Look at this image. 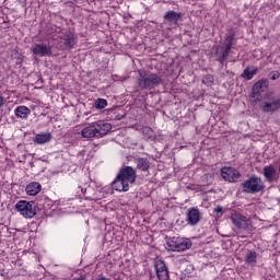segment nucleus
I'll return each instance as SVG.
<instances>
[{"instance_id":"1","label":"nucleus","mask_w":280,"mask_h":280,"mask_svg":"<svg viewBox=\"0 0 280 280\" xmlns=\"http://www.w3.org/2000/svg\"><path fill=\"white\" fill-rule=\"evenodd\" d=\"M113 130V125L104 120H97L83 128L81 135L83 139H100L106 137Z\"/></svg>"},{"instance_id":"2","label":"nucleus","mask_w":280,"mask_h":280,"mask_svg":"<svg viewBox=\"0 0 280 280\" xmlns=\"http://www.w3.org/2000/svg\"><path fill=\"white\" fill-rule=\"evenodd\" d=\"M163 82L161 75L155 73H147L145 71H139L138 86L139 89H154Z\"/></svg>"},{"instance_id":"3","label":"nucleus","mask_w":280,"mask_h":280,"mask_svg":"<svg viewBox=\"0 0 280 280\" xmlns=\"http://www.w3.org/2000/svg\"><path fill=\"white\" fill-rule=\"evenodd\" d=\"M166 245L168 246V250H173L174 253H183L191 248V240L173 236L167 238Z\"/></svg>"},{"instance_id":"4","label":"nucleus","mask_w":280,"mask_h":280,"mask_svg":"<svg viewBox=\"0 0 280 280\" xmlns=\"http://www.w3.org/2000/svg\"><path fill=\"white\" fill-rule=\"evenodd\" d=\"M262 113H277L280 110V96L275 93H267L261 105Z\"/></svg>"},{"instance_id":"5","label":"nucleus","mask_w":280,"mask_h":280,"mask_svg":"<svg viewBox=\"0 0 280 280\" xmlns=\"http://www.w3.org/2000/svg\"><path fill=\"white\" fill-rule=\"evenodd\" d=\"M264 190V180L261 177L252 176L243 183V191L246 194H259Z\"/></svg>"},{"instance_id":"6","label":"nucleus","mask_w":280,"mask_h":280,"mask_svg":"<svg viewBox=\"0 0 280 280\" xmlns=\"http://www.w3.org/2000/svg\"><path fill=\"white\" fill-rule=\"evenodd\" d=\"M15 209L21 213V215H23V218L32 219L36 215L34 201L21 200L15 205Z\"/></svg>"},{"instance_id":"7","label":"nucleus","mask_w":280,"mask_h":280,"mask_svg":"<svg viewBox=\"0 0 280 280\" xmlns=\"http://www.w3.org/2000/svg\"><path fill=\"white\" fill-rule=\"evenodd\" d=\"M118 176L121 177L129 185H135L137 180V172L135 171V168H132V166L122 167L119 171Z\"/></svg>"},{"instance_id":"8","label":"nucleus","mask_w":280,"mask_h":280,"mask_svg":"<svg viewBox=\"0 0 280 280\" xmlns=\"http://www.w3.org/2000/svg\"><path fill=\"white\" fill-rule=\"evenodd\" d=\"M231 221L236 226V229H241L242 231H247V229H250V220L242 214H232Z\"/></svg>"},{"instance_id":"9","label":"nucleus","mask_w":280,"mask_h":280,"mask_svg":"<svg viewBox=\"0 0 280 280\" xmlns=\"http://www.w3.org/2000/svg\"><path fill=\"white\" fill-rule=\"evenodd\" d=\"M261 174L267 183H277L279 180V173L272 164L265 166Z\"/></svg>"},{"instance_id":"10","label":"nucleus","mask_w":280,"mask_h":280,"mask_svg":"<svg viewBox=\"0 0 280 280\" xmlns=\"http://www.w3.org/2000/svg\"><path fill=\"white\" fill-rule=\"evenodd\" d=\"M221 176L224 180H228V183H237L240 171L233 167H223L221 170Z\"/></svg>"},{"instance_id":"11","label":"nucleus","mask_w":280,"mask_h":280,"mask_svg":"<svg viewBox=\"0 0 280 280\" xmlns=\"http://www.w3.org/2000/svg\"><path fill=\"white\" fill-rule=\"evenodd\" d=\"M31 50L34 56H38L39 58H45V56H51V47L45 44H35L32 46Z\"/></svg>"},{"instance_id":"12","label":"nucleus","mask_w":280,"mask_h":280,"mask_svg":"<svg viewBox=\"0 0 280 280\" xmlns=\"http://www.w3.org/2000/svg\"><path fill=\"white\" fill-rule=\"evenodd\" d=\"M186 222H188L190 226H196V224L200 222V210H198V208H189L186 211Z\"/></svg>"},{"instance_id":"13","label":"nucleus","mask_w":280,"mask_h":280,"mask_svg":"<svg viewBox=\"0 0 280 280\" xmlns=\"http://www.w3.org/2000/svg\"><path fill=\"white\" fill-rule=\"evenodd\" d=\"M155 271L159 280H170V272L167 271V266H165V261H155Z\"/></svg>"},{"instance_id":"14","label":"nucleus","mask_w":280,"mask_h":280,"mask_svg":"<svg viewBox=\"0 0 280 280\" xmlns=\"http://www.w3.org/2000/svg\"><path fill=\"white\" fill-rule=\"evenodd\" d=\"M229 54H231V48H228V46H217L215 57L221 65H224V61L229 58Z\"/></svg>"},{"instance_id":"15","label":"nucleus","mask_w":280,"mask_h":280,"mask_svg":"<svg viewBox=\"0 0 280 280\" xmlns=\"http://www.w3.org/2000/svg\"><path fill=\"white\" fill-rule=\"evenodd\" d=\"M182 16L183 14L176 11H167L164 14V21L165 23H168V25H178V21H180Z\"/></svg>"},{"instance_id":"16","label":"nucleus","mask_w":280,"mask_h":280,"mask_svg":"<svg viewBox=\"0 0 280 280\" xmlns=\"http://www.w3.org/2000/svg\"><path fill=\"white\" fill-rule=\"evenodd\" d=\"M112 188L115 191H128L130 189V184H127L119 175L116 176L115 180L112 183Z\"/></svg>"},{"instance_id":"17","label":"nucleus","mask_w":280,"mask_h":280,"mask_svg":"<svg viewBox=\"0 0 280 280\" xmlns=\"http://www.w3.org/2000/svg\"><path fill=\"white\" fill-rule=\"evenodd\" d=\"M14 115L18 119H27L32 115V109L25 105H21L14 109Z\"/></svg>"},{"instance_id":"18","label":"nucleus","mask_w":280,"mask_h":280,"mask_svg":"<svg viewBox=\"0 0 280 280\" xmlns=\"http://www.w3.org/2000/svg\"><path fill=\"white\" fill-rule=\"evenodd\" d=\"M34 143L37 145H45V143H49L51 141V133L49 132H40L35 136L33 139Z\"/></svg>"},{"instance_id":"19","label":"nucleus","mask_w":280,"mask_h":280,"mask_svg":"<svg viewBox=\"0 0 280 280\" xmlns=\"http://www.w3.org/2000/svg\"><path fill=\"white\" fill-rule=\"evenodd\" d=\"M268 89V81L266 80H260L256 82L253 86V93L254 95H259L260 93H264Z\"/></svg>"},{"instance_id":"20","label":"nucleus","mask_w":280,"mask_h":280,"mask_svg":"<svg viewBox=\"0 0 280 280\" xmlns=\"http://www.w3.org/2000/svg\"><path fill=\"white\" fill-rule=\"evenodd\" d=\"M27 196H36L40 194V184L33 182L26 186Z\"/></svg>"},{"instance_id":"21","label":"nucleus","mask_w":280,"mask_h":280,"mask_svg":"<svg viewBox=\"0 0 280 280\" xmlns=\"http://www.w3.org/2000/svg\"><path fill=\"white\" fill-rule=\"evenodd\" d=\"M136 163L140 172H148V170H150V161L145 158H138Z\"/></svg>"},{"instance_id":"22","label":"nucleus","mask_w":280,"mask_h":280,"mask_svg":"<svg viewBox=\"0 0 280 280\" xmlns=\"http://www.w3.org/2000/svg\"><path fill=\"white\" fill-rule=\"evenodd\" d=\"M245 264H247V266H255V264H257V253L248 250L245 255Z\"/></svg>"},{"instance_id":"23","label":"nucleus","mask_w":280,"mask_h":280,"mask_svg":"<svg viewBox=\"0 0 280 280\" xmlns=\"http://www.w3.org/2000/svg\"><path fill=\"white\" fill-rule=\"evenodd\" d=\"M256 74H257V68L247 67V68L243 71L242 78H245V80H253V78H255Z\"/></svg>"},{"instance_id":"24","label":"nucleus","mask_w":280,"mask_h":280,"mask_svg":"<svg viewBox=\"0 0 280 280\" xmlns=\"http://www.w3.org/2000/svg\"><path fill=\"white\" fill-rule=\"evenodd\" d=\"M63 45L66 49H71V47L75 45V38L73 37V34L69 33L68 35L65 36Z\"/></svg>"},{"instance_id":"25","label":"nucleus","mask_w":280,"mask_h":280,"mask_svg":"<svg viewBox=\"0 0 280 280\" xmlns=\"http://www.w3.org/2000/svg\"><path fill=\"white\" fill-rule=\"evenodd\" d=\"M234 39H235V34L233 32L228 33L225 36V42L223 46H225L228 49H232Z\"/></svg>"},{"instance_id":"26","label":"nucleus","mask_w":280,"mask_h":280,"mask_svg":"<svg viewBox=\"0 0 280 280\" xmlns=\"http://www.w3.org/2000/svg\"><path fill=\"white\" fill-rule=\"evenodd\" d=\"M106 106H108V102L104 98H97L95 101V108H97L98 110H102V108H106Z\"/></svg>"},{"instance_id":"27","label":"nucleus","mask_w":280,"mask_h":280,"mask_svg":"<svg viewBox=\"0 0 280 280\" xmlns=\"http://www.w3.org/2000/svg\"><path fill=\"white\" fill-rule=\"evenodd\" d=\"M142 132L147 139H152V137H154V131L150 127H143Z\"/></svg>"},{"instance_id":"28","label":"nucleus","mask_w":280,"mask_h":280,"mask_svg":"<svg viewBox=\"0 0 280 280\" xmlns=\"http://www.w3.org/2000/svg\"><path fill=\"white\" fill-rule=\"evenodd\" d=\"M213 81H214L213 75L207 74L202 79V84H206V86H211V84H213Z\"/></svg>"},{"instance_id":"29","label":"nucleus","mask_w":280,"mask_h":280,"mask_svg":"<svg viewBox=\"0 0 280 280\" xmlns=\"http://www.w3.org/2000/svg\"><path fill=\"white\" fill-rule=\"evenodd\" d=\"M280 73L279 71H273L270 73V80H279Z\"/></svg>"},{"instance_id":"30","label":"nucleus","mask_w":280,"mask_h":280,"mask_svg":"<svg viewBox=\"0 0 280 280\" xmlns=\"http://www.w3.org/2000/svg\"><path fill=\"white\" fill-rule=\"evenodd\" d=\"M222 211H223L222 206H217V207L214 208V212H215V213H222Z\"/></svg>"},{"instance_id":"31","label":"nucleus","mask_w":280,"mask_h":280,"mask_svg":"<svg viewBox=\"0 0 280 280\" xmlns=\"http://www.w3.org/2000/svg\"><path fill=\"white\" fill-rule=\"evenodd\" d=\"M4 103H5V100L3 98V96L0 95V108L3 106Z\"/></svg>"}]
</instances>
